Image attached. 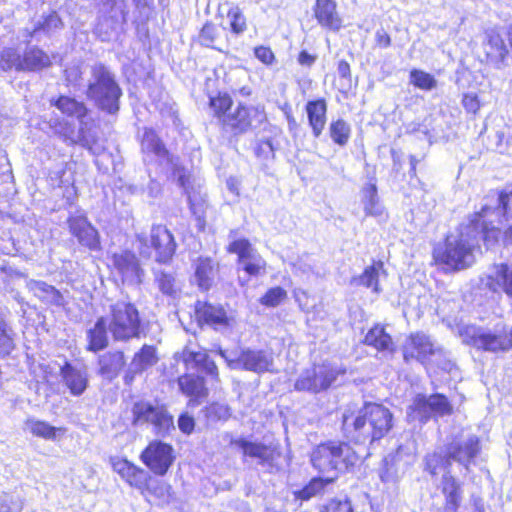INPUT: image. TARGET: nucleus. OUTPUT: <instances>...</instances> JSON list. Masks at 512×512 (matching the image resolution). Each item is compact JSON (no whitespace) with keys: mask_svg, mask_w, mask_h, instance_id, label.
Instances as JSON below:
<instances>
[{"mask_svg":"<svg viewBox=\"0 0 512 512\" xmlns=\"http://www.w3.org/2000/svg\"><path fill=\"white\" fill-rule=\"evenodd\" d=\"M14 335L11 326L0 316V354L9 355L14 349Z\"/></svg>","mask_w":512,"mask_h":512,"instance_id":"obj_48","label":"nucleus"},{"mask_svg":"<svg viewBox=\"0 0 512 512\" xmlns=\"http://www.w3.org/2000/svg\"><path fill=\"white\" fill-rule=\"evenodd\" d=\"M466 344L485 351H505L512 348V327L496 326L492 331H478L472 339H463Z\"/></svg>","mask_w":512,"mask_h":512,"instance_id":"obj_12","label":"nucleus"},{"mask_svg":"<svg viewBox=\"0 0 512 512\" xmlns=\"http://www.w3.org/2000/svg\"><path fill=\"white\" fill-rule=\"evenodd\" d=\"M217 353L227 362L231 369H244L255 373L271 371L273 357L263 350H243L237 357H231L225 350L219 348Z\"/></svg>","mask_w":512,"mask_h":512,"instance_id":"obj_10","label":"nucleus"},{"mask_svg":"<svg viewBox=\"0 0 512 512\" xmlns=\"http://www.w3.org/2000/svg\"><path fill=\"white\" fill-rule=\"evenodd\" d=\"M141 148L144 153H151L159 159L172 163L167 149L152 129H146L142 136Z\"/></svg>","mask_w":512,"mask_h":512,"instance_id":"obj_41","label":"nucleus"},{"mask_svg":"<svg viewBox=\"0 0 512 512\" xmlns=\"http://www.w3.org/2000/svg\"><path fill=\"white\" fill-rule=\"evenodd\" d=\"M254 151L256 156L261 159H273L275 156V147L269 138L259 140Z\"/></svg>","mask_w":512,"mask_h":512,"instance_id":"obj_56","label":"nucleus"},{"mask_svg":"<svg viewBox=\"0 0 512 512\" xmlns=\"http://www.w3.org/2000/svg\"><path fill=\"white\" fill-rule=\"evenodd\" d=\"M173 452L171 445L153 441L144 449L140 458L154 474L163 476L175 459Z\"/></svg>","mask_w":512,"mask_h":512,"instance_id":"obj_14","label":"nucleus"},{"mask_svg":"<svg viewBox=\"0 0 512 512\" xmlns=\"http://www.w3.org/2000/svg\"><path fill=\"white\" fill-rule=\"evenodd\" d=\"M202 413L210 423L225 421L231 416L230 408L221 403H212L209 406H206L202 410Z\"/></svg>","mask_w":512,"mask_h":512,"instance_id":"obj_49","label":"nucleus"},{"mask_svg":"<svg viewBox=\"0 0 512 512\" xmlns=\"http://www.w3.org/2000/svg\"><path fill=\"white\" fill-rule=\"evenodd\" d=\"M108 322L104 316L97 319L93 327L89 328L86 332V339L88 340L89 351L97 352L103 350L108 345Z\"/></svg>","mask_w":512,"mask_h":512,"instance_id":"obj_36","label":"nucleus"},{"mask_svg":"<svg viewBox=\"0 0 512 512\" xmlns=\"http://www.w3.org/2000/svg\"><path fill=\"white\" fill-rule=\"evenodd\" d=\"M480 238L479 216L473 214L467 224L461 225L457 235L447 236L443 245L434 248L433 259L446 271L466 269L475 261L474 251Z\"/></svg>","mask_w":512,"mask_h":512,"instance_id":"obj_1","label":"nucleus"},{"mask_svg":"<svg viewBox=\"0 0 512 512\" xmlns=\"http://www.w3.org/2000/svg\"><path fill=\"white\" fill-rule=\"evenodd\" d=\"M51 105L55 106L62 114L78 119L81 124L88 113V108L83 101L70 96L62 95L57 99H52Z\"/></svg>","mask_w":512,"mask_h":512,"instance_id":"obj_35","label":"nucleus"},{"mask_svg":"<svg viewBox=\"0 0 512 512\" xmlns=\"http://www.w3.org/2000/svg\"><path fill=\"white\" fill-rule=\"evenodd\" d=\"M489 279L501 287L507 295L512 296V265H495L489 274Z\"/></svg>","mask_w":512,"mask_h":512,"instance_id":"obj_45","label":"nucleus"},{"mask_svg":"<svg viewBox=\"0 0 512 512\" xmlns=\"http://www.w3.org/2000/svg\"><path fill=\"white\" fill-rule=\"evenodd\" d=\"M137 243L139 244L137 249L143 257L149 258L151 256L150 247L147 244V237L143 234H137Z\"/></svg>","mask_w":512,"mask_h":512,"instance_id":"obj_64","label":"nucleus"},{"mask_svg":"<svg viewBox=\"0 0 512 512\" xmlns=\"http://www.w3.org/2000/svg\"><path fill=\"white\" fill-rule=\"evenodd\" d=\"M70 233L75 236L78 242L89 248L97 250L100 247L99 235L97 230L88 221L84 215H73L68 218Z\"/></svg>","mask_w":512,"mask_h":512,"instance_id":"obj_20","label":"nucleus"},{"mask_svg":"<svg viewBox=\"0 0 512 512\" xmlns=\"http://www.w3.org/2000/svg\"><path fill=\"white\" fill-rule=\"evenodd\" d=\"M210 108L222 123L224 116L232 109V99L227 94L213 97L210 99Z\"/></svg>","mask_w":512,"mask_h":512,"instance_id":"obj_51","label":"nucleus"},{"mask_svg":"<svg viewBox=\"0 0 512 512\" xmlns=\"http://www.w3.org/2000/svg\"><path fill=\"white\" fill-rule=\"evenodd\" d=\"M113 265L122 277L123 283L140 285L143 282L144 270L134 253L122 251L113 255Z\"/></svg>","mask_w":512,"mask_h":512,"instance_id":"obj_18","label":"nucleus"},{"mask_svg":"<svg viewBox=\"0 0 512 512\" xmlns=\"http://www.w3.org/2000/svg\"><path fill=\"white\" fill-rule=\"evenodd\" d=\"M410 82L423 90H431L436 87V80L432 75L421 70L414 69L410 72Z\"/></svg>","mask_w":512,"mask_h":512,"instance_id":"obj_52","label":"nucleus"},{"mask_svg":"<svg viewBox=\"0 0 512 512\" xmlns=\"http://www.w3.org/2000/svg\"><path fill=\"white\" fill-rule=\"evenodd\" d=\"M335 477H315L311 479V481L303 487L301 490L296 491L295 497L301 499L303 501H307L314 496L319 495L323 492L326 485L332 483Z\"/></svg>","mask_w":512,"mask_h":512,"instance_id":"obj_46","label":"nucleus"},{"mask_svg":"<svg viewBox=\"0 0 512 512\" xmlns=\"http://www.w3.org/2000/svg\"><path fill=\"white\" fill-rule=\"evenodd\" d=\"M54 131L58 134L65 143L69 145L80 144L85 148L92 149V146L95 144V137L92 136L89 132H86L84 127L81 125L78 133H75L74 129L68 125L67 122L60 123L58 126L54 127Z\"/></svg>","mask_w":512,"mask_h":512,"instance_id":"obj_33","label":"nucleus"},{"mask_svg":"<svg viewBox=\"0 0 512 512\" xmlns=\"http://www.w3.org/2000/svg\"><path fill=\"white\" fill-rule=\"evenodd\" d=\"M62 27V21L60 17L56 13L49 14L43 22L39 23V25L34 29V32L38 30H43L47 33H50L54 30H57Z\"/></svg>","mask_w":512,"mask_h":512,"instance_id":"obj_58","label":"nucleus"},{"mask_svg":"<svg viewBox=\"0 0 512 512\" xmlns=\"http://www.w3.org/2000/svg\"><path fill=\"white\" fill-rule=\"evenodd\" d=\"M381 274H385L384 265L381 261L373 263L365 268L363 273L351 279V285L364 286L371 288L373 292L380 293L379 278Z\"/></svg>","mask_w":512,"mask_h":512,"instance_id":"obj_38","label":"nucleus"},{"mask_svg":"<svg viewBox=\"0 0 512 512\" xmlns=\"http://www.w3.org/2000/svg\"><path fill=\"white\" fill-rule=\"evenodd\" d=\"M104 317L108 322V330L116 341L139 338L142 333L139 311L130 301L117 300L111 303Z\"/></svg>","mask_w":512,"mask_h":512,"instance_id":"obj_6","label":"nucleus"},{"mask_svg":"<svg viewBox=\"0 0 512 512\" xmlns=\"http://www.w3.org/2000/svg\"><path fill=\"white\" fill-rule=\"evenodd\" d=\"M51 63L50 56L36 46L27 47L23 54L13 48L4 49L0 54V68L4 71H39Z\"/></svg>","mask_w":512,"mask_h":512,"instance_id":"obj_7","label":"nucleus"},{"mask_svg":"<svg viewBox=\"0 0 512 512\" xmlns=\"http://www.w3.org/2000/svg\"><path fill=\"white\" fill-rule=\"evenodd\" d=\"M361 204L366 216L377 218L379 221L387 218L384 205L381 203L375 183L364 185L360 191Z\"/></svg>","mask_w":512,"mask_h":512,"instance_id":"obj_26","label":"nucleus"},{"mask_svg":"<svg viewBox=\"0 0 512 512\" xmlns=\"http://www.w3.org/2000/svg\"><path fill=\"white\" fill-rule=\"evenodd\" d=\"M230 253L237 254L239 267L249 276L265 273L266 261L247 239H238L228 246Z\"/></svg>","mask_w":512,"mask_h":512,"instance_id":"obj_13","label":"nucleus"},{"mask_svg":"<svg viewBox=\"0 0 512 512\" xmlns=\"http://www.w3.org/2000/svg\"><path fill=\"white\" fill-rule=\"evenodd\" d=\"M305 110L313 136L315 138L320 137L327 121V103L325 99L308 101Z\"/></svg>","mask_w":512,"mask_h":512,"instance_id":"obj_29","label":"nucleus"},{"mask_svg":"<svg viewBox=\"0 0 512 512\" xmlns=\"http://www.w3.org/2000/svg\"><path fill=\"white\" fill-rule=\"evenodd\" d=\"M217 36V27L214 24L208 22L201 29L199 40L202 45L207 47H213V43L215 42Z\"/></svg>","mask_w":512,"mask_h":512,"instance_id":"obj_57","label":"nucleus"},{"mask_svg":"<svg viewBox=\"0 0 512 512\" xmlns=\"http://www.w3.org/2000/svg\"><path fill=\"white\" fill-rule=\"evenodd\" d=\"M439 488L445 497L446 512H457L463 498L461 483L451 472L446 471V473L442 475Z\"/></svg>","mask_w":512,"mask_h":512,"instance_id":"obj_25","label":"nucleus"},{"mask_svg":"<svg viewBox=\"0 0 512 512\" xmlns=\"http://www.w3.org/2000/svg\"><path fill=\"white\" fill-rule=\"evenodd\" d=\"M321 512H353L352 505L348 500H331Z\"/></svg>","mask_w":512,"mask_h":512,"instance_id":"obj_59","label":"nucleus"},{"mask_svg":"<svg viewBox=\"0 0 512 512\" xmlns=\"http://www.w3.org/2000/svg\"><path fill=\"white\" fill-rule=\"evenodd\" d=\"M209 358L205 351H193L186 347L183 351V360L187 365L200 368L201 365Z\"/></svg>","mask_w":512,"mask_h":512,"instance_id":"obj_55","label":"nucleus"},{"mask_svg":"<svg viewBox=\"0 0 512 512\" xmlns=\"http://www.w3.org/2000/svg\"><path fill=\"white\" fill-rule=\"evenodd\" d=\"M227 16L231 19L230 26L234 34L239 35L246 30V19L238 7L230 8Z\"/></svg>","mask_w":512,"mask_h":512,"instance_id":"obj_53","label":"nucleus"},{"mask_svg":"<svg viewBox=\"0 0 512 512\" xmlns=\"http://www.w3.org/2000/svg\"><path fill=\"white\" fill-rule=\"evenodd\" d=\"M393 427V415L381 404L365 403L357 412H344L342 430L355 443H373L382 439Z\"/></svg>","mask_w":512,"mask_h":512,"instance_id":"obj_3","label":"nucleus"},{"mask_svg":"<svg viewBox=\"0 0 512 512\" xmlns=\"http://www.w3.org/2000/svg\"><path fill=\"white\" fill-rule=\"evenodd\" d=\"M157 362L156 350L153 346L144 345L137 352L124 376L126 384H131L137 374L142 373Z\"/></svg>","mask_w":512,"mask_h":512,"instance_id":"obj_27","label":"nucleus"},{"mask_svg":"<svg viewBox=\"0 0 512 512\" xmlns=\"http://www.w3.org/2000/svg\"><path fill=\"white\" fill-rule=\"evenodd\" d=\"M512 191H491L485 203L474 216H479V229L486 247L492 248L501 239L504 245H512V214L509 201Z\"/></svg>","mask_w":512,"mask_h":512,"instance_id":"obj_2","label":"nucleus"},{"mask_svg":"<svg viewBox=\"0 0 512 512\" xmlns=\"http://www.w3.org/2000/svg\"><path fill=\"white\" fill-rule=\"evenodd\" d=\"M312 466L320 473L343 471L356 465L357 452L346 442L329 441L319 444L311 453Z\"/></svg>","mask_w":512,"mask_h":512,"instance_id":"obj_5","label":"nucleus"},{"mask_svg":"<svg viewBox=\"0 0 512 512\" xmlns=\"http://www.w3.org/2000/svg\"><path fill=\"white\" fill-rule=\"evenodd\" d=\"M26 428L37 437L44 439H54L56 437V428L44 421L28 420Z\"/></svg>","mask_w":512,"mask_h":512,"instance_id":"obj_50","label":"nucleus"},{"mask_svg":"<svg viewBox=\"0 0 512 512\" xmlns=\"http://www.w3.org/2000/svg\"><path fill=\"white\" fill-rule=\"evenodd\" d=\"M27 288L44 304L57 307H64L67 304L64 295L54 286L44 281L29 280L27 282Z\"/></svg>","mask_w":512,"mask_h":512,"instance_id":"obj_28","label":"nucleus"},{"mask_svg":"<svg viewBox=\"0 0 512 512\" xmlns=\"http://www.w3.org/2000/svg\"><path fill=\"white\" fill-rule=\"evenodd\" d=\"M195 314L200 324H206L216 331H226L233 324V317L221 305L198 301Z\"/></svg>","mask_w":512,"mask_h":512,"instance_id":"obj_16","label":"nucleus"},{"mask_svg":"<svg viewBox=\"0 0 512 512\" xmlns=\"http://www.w3.org/2000/svg\"><path fill=\"white\" fill-rule=\"evenodd\" d=\"M199 369L214 379H218V368L215 362L210 358H208Z\"/></svg>","mask_w":512,"mask_h":512,"instance_id":"obj_63","label":"nucleus"},{"mask_svg":"<svg viewBox=\"0 0 512 512\" xmlns=\"http://www.w3.org/2000/svg\"><path fill=\"white\" fill-rule=\"evenodd\" d=\"M214 269L209 258H199L195 264V280L202 290H208L213 283Z\"/></svg>","mask_w":512,"mask_h":512,"instance_id":"obj_44","label":"nucleus"},{"mask_svg":"<svg viewBox=\"0 0 512 512\" xmlns=\"http://www.w3.org/2000/svg\"><path fill=\"white\" fill-rule=\"evenodd\" d=\"M110 464L114 472H116L126 483L138 490H144L148 486L151 476L149 472L140 468L126 459L119 457H111Z\"/></svg>","mask_w":512,"mask_h":512,"instance_id":"obj_19","label":"nucleus"},{"mask_svg":"<svg viewBox=\"0 0 512 512\" xmlns=\"http://www.w3.org/2000/svg\"><path fill=\"white\" fill-rule=\"evenodd\" d=\"M341 371L330 365H315L303 371L295 381L297 391L318 393L328 389ZM344 373V371H342Z\"/></svg>","mask_w":512,"mask_h":512,"instance_id":"obj_11","label":"nucleus"},{"mask_svg":"<svg viewBox=\"0 0 512 512\" xmlns=\"http://www.w3.org/2000/svg\"><path fill=\"white\" fill-rule=\"evenodd\" d=\"M230 444L243 453L244 457L255 458L262 466H272L274 449L260 442H253L245 438L232 439Z\"/></svg>","mask_w":512,"mask_h":512,"instance_id":"obj_23","label":"nucleus"},{"mask_svg":"<svg viewBox=\"0 0 512 512\" xmlns=\"http://www.w3.org/2000/svg\"><path fill=\"white\" fill-rule=\"evenodd\" d=\"M151 245L156 251V261L167 263L176 250V242L171 232L162 225L153 226L150 233Z\"/></svg>","mask_w":512,"mask_h":512,"instance_id":"obj_22","label":"nucleus"},{"mask_svg":"<svg viewBox=\"0 0 512 512\" xmlns=\"http://www.w3.org/2000/svg\"><path fill=\"white\" fill-rule=\"evenodd\" d=\"M452 461L462 464L467 471L472 460L480 452V443L477 436H469L461 442H452L447 446Z\"/></svg>","mask_w":512,"mask_h":512,"instance_id":"obj_24","label":"nucleus"},{"mask_svg":"<svg viewBox=\"0 0 512 512\" xmlns=\"http://www.w3.org/2000/svg\"><path fill=\"white\" fill-rule=\"evenodd\" d=\"M509 47L512 49V36L509 35L507 44L498 31L493 29L486 31L482 48L487 61L496 68L501 69L506 65L505 61L509 53Z\"/></svg>","mask_w":512,"mask_h":512,"instance_id":"obj_17","label":"nucleus"},{"mask_svg":"<svg viewBox=\"0 0 512 512\" xmlns=\"http://www.w3.org/2000/svg\"><path fill=\"white\" fill-rule=\"evenodd\" d=\"M85 95L102 111L109 114H115L119 111L122 89L116 80L115 74L102 63H96L90 67Z\"/></svg>","mask_w":512,"mask_h":512,"instance_id":"obj_4","label":"nucleus"},{"mask_svg":"<svg viewBox=\"0 0 512 512\" xmlns=\"http://www.w3.org/2000/svg\"><path fill=\"white\" fill-rule=\"evenodd\" d=\"M254 53L256 58L266 65L272 64L275 59L273 52L268 47H257L255 48Z\"/></svg>","mask_w":512,"mask_h":512,"instance_id":"obj_61","label":"nucleus"},{"mask_svg":"<svg viewBox=\"0 0 512 512\" xmlns=\"http://www.w3.org/2000/svg\"><path fill=\"white\" fill-rule=\"evenodd\" d=\"M266 119L263 109L239 104L223 118V128L234 136L245 134L262 124Z\"/></svg>","mask_w":512,"mask_h":512,"instance_id":"obj_9","label":"nucleus"},{"mask_svg":"<svg viewBox=\"0 0 512 512\" xmlns=\"http://www.w3.org/2000/svg\"><path fill=\"white\" fill-rule=\"evenodd\" d=\"M178 426L183 433L190 434L194 430V418L187 413L181 414L178 419Z\"/></svg>","mask_w":512,"mask_h":512,"instance_id":"obj_62","label":"nucleus"},{"mask_svg":"<svg viewBox=\"0 0 512 512\" xmlns=\"http://www.w3.org/2000/svg\"><path fill=\"white\" fill-rule=\"evenodd\" d=\"M54 131L58 134L65 143L69 145L80 144L85 148L92 149V146L95 144V137L92 136L89 132H86L84 127L81 125L78 133H75L74 129L68 125L67 122L60 123L58 126L54 127Z\"/></svg>","mask_w":512,"mask_h":512,"instance_id":"obj_32","label":"nucleus"},{"mask_svg":"<svg viewBox=\"0 0 512 512\" xmlns=\"http://www.w3.org/2000/svg\"><path fill=\"white\" fill-rule=\"evenodd\" d=\"M424 471L428 472L432 477H436L440 472H451L452 459L448 450H436L427 454L424 459Z\"/></svg>","mask_w":512,"mask_h":512,"instance_id":"obj_37","label":"nucleus"},{"mask_svg":"<svg viewBox=\"0 0 512 512\" xmlns=\"http://www.w3.org/2000/svg\"><path fill=\"white\" fill-rule=\"evenodd\" d=\"M462 105L467 112L473 114L480 108V102L475 94H465L462 99Z\"/></svg>","mask_w":512,"mask_h":512,"instance_id":"obj_60","label":"nucleus"},{"mask_svg":"<svg viewBox=\"0 0 512 512\" xmlns=\"http://www.w3.org/2000/svg\"><path fill=\"white\" fill-rule=\"evenodd\" d=\"M421 421H427L432 416H445L452 413V405L442 394L429 397L419 395L410 407Z\"/></svg>","mask_w":512,"mask_h":512,"instance_id":"obj_15","label":"nucleus"},{"mask_svg":"<svg viewBox=\"0 0 512 512\" xmlns=\"http://www.w3.org/2000/svg\"><path fill=\"white\" fill-rule=\"evenodd\" d=\"M315 17L319 24L331 30L341 28V18L336 11V3L333 0H316Z\"/></svg>","mask_w":512,"mask_h":512,"instance_id":"obj_30","label":"nucleus"},{"mask_svg":"<svg viewBox=\"0 0 512 512\" xmlns=\"http://www.w3.org/2000/svg\"><path fill=\"white\" fill-rule=\"evenodd\" d=\"M178 182L187 194L191 212L196 217L199 224L203 225L205 209L207 206L205 195H201L200 193L196 194L195 192L190 191L188 187V178L184 174L179 173Z\"/></svg>","mask_w":512,"mask_h":512,"instance_id":"obj_40","label":"nucleus"},{"mask_svg":"<svg viewBox=\"0 0 512 512\" xmlns=\"http://www.w3.org/2000/svg\"><path fill=\"white\" fill-rule=\"evenodd\" d=\"M61 375L71 394L79 396L86 390L88 384L86 371L66 363L61 368Z\"/></svg>","mask_w":512,"mask_h":512,"instance_id":"obj_34","label":"nucleus"},{"mask_svg":"<svg viewBox=\"0 0 512 512\" xmlns=\"http://www.w3.org/2000/svg\"><path fill=\"white\" fill-rule=\"evenodd\" d=\"M178 385L183 394L200 398L207 394V390L204 386L203 378L194 375H184L179 377Z\"/></svg>","mask_w":512,"mask_h":512,"instance_id":"obj_43","label":"nucleus"},{"mask_svg":"<svg viewBox=\"0 0 512 512\" xmlns=\"http://www.w3.org/2000/svg\"><path fill=\"white\" fill-rule=\"evenodd\" d=\"M154 282L166 296L174 297L180 291V284L172 270L164 268L153 269Z\"/></svg>","mask_w":512,"mask_h":512,"instance_id":"obj_39","label":"nucleus"},{"mask_svg":"<svg viewBox=\"0 0 512 512\" xmlns=\"http://www.w3.org/2000/svg\"><path fill=\"white\" fill-rule=\"evenodd\" d=\"M287 296L286 291L281 287L269 289L261 298V303L265 306L275 307L279 305Z\"/></svg>","mask_w":512,"mask_h":512,"instance_id":"obj_54","label":"nucleus"},{"mask_svg":"<svg viewBox=\"0 0 512 512\" xmlns=\"http://www.w3.org/2000/svg\"><path fill=\"white\" fill-rule=\"evenodd\" d=\"M350 134V126L343 119L332 121L329 125V135L332 141L339 146H345L348 143Z\"/></svg>","mask_w":512,"mask_h":512,"instance_id":"obj_47","label":"nucleus"},{"mask_svg":"<svg viewBox=\"0 0 512 512\" xmlns=\"http://www.w3.org/2000/svg\"><path fill=\"white\" fill-rule=\"evenodd\" d=\"M133 424H151L158 435H166L175 430L173 417L164 405L152 404L148 401H137L132 407Z\"/></svg>","mask_w":512,"mask_h":512,"instance_id":"obj_8","label":"nucleus"},{"mask_svg":"<svg viewBox=\"0 0 512 512\" xmlns=\"http://www.w3.org/2000/svg\"><path fill=\"white\" fill-rule=\"evenodd\" d=\"M99 374L106 380L115 379L126 364L121 351L107 352L99 357Z\"/></svg>","mask_w":512,"mask_h":512,"instance_id":"obj_31","label":"nucleus"},{"mask_svg":"<svg viewBox=\"0 0 512 512\" xmlns=\"http://www.w3.org/2000/svg\"><path fill=\"white\" fill-rule=\"evenodd\" d=\"M437 349L434 347L429 336L424 333L418 332L411 334L404 345V359L410 361L416 359L421 363L429 360L430 356L435 355Z\"/></svg>","mask_w":512,"mask_h":512,"instance_id":"obj_21","label":"nucleus"},{"mask_svg":"<svg viewBox=\"0 0 512 512\" xmlns=\"http://www.w3.org/2000/svg\"><path fill=\"white\" fill-rule=\"evenodd\" d=\"M365 344L372 346L378 351H393V341L389 334L385 332L384 327L376 325L366 334Z\"/></svg>","mask_w":512,"mask_h":512,"instance_id":"obj_42","label":"nucleus"}]
</instances>
